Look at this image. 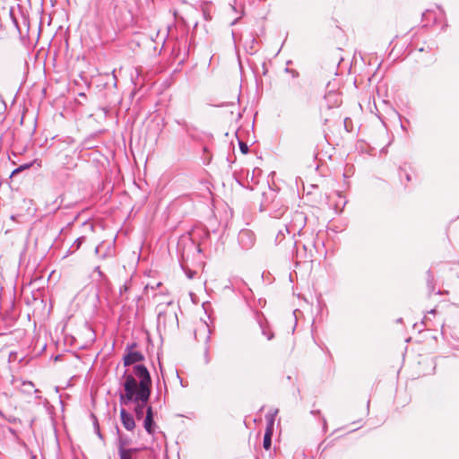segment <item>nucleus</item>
<instances>
[{"mask_svg":"<svg viewBox=\"0 0 459 459\" xmlns=\"http://www.w3.org/2000/svg\"><path fill=\"white\" fill-rule=\"evenodd\" d=\"M327 121H328V119H327V118H324V124H326V123H327Z\"/></svg>","mask_w":459,"mask_h":459,"instance_id":"nucleus-14","label":"nucleus"},{"mask_svg":"<svg viewBox=\"0 0 459 459\" xmlns=\"http://www.w3.org/2000/svg\"><path fill=\"white\" fill-rule=\"evenodd\" d=\"M153 32L154 30L149 34L151 42L145 41V51L152 56H155L160 52L164 43L163 37H160L158 32H156L155 39H153Z\"/></svg>","mask_w":459,"mask_h":459,"instance_id":"nucleus-2","label":"nucleus"},{"mask_svg":"<svg viewBox=\"0 0 459 459\" xmlns=\"http://www.w3.org/2000/svg\"><path fill=\"white\" fill-rule=\"evenodd\" d=\"M239 148L243 154H247L248 152V146L247 145V143L240 142Z\"/></svg>","mask_w":459,"mask_h":459,"instance_id":"nucleus-11","label":"nucleus"},{"mask_svg":"<svg viewBox=\"0 0 459 459\" xmlns=\"http://www.w3.org/2000/svg\"><path fill=\"white\" fill-rule=\"evenodd\" d=\"M144 426H145V430L151 434L154 433L157 429V426L155 425V423L153 422V420H152V411L151 407H149L147 409V414L145 416Z\"/></svg>","mask_w":459,"mask_h":459,"instance_id":"nucleus-6","label":"nucleus"},{"mask_svg":"<svg viewBox=\"0 0 459 459\" xmlns=\"http://www.w3.org/2000/svg\"><path fill=\"white\" fill-rule=\"evenodd\" d=\"M120 416L124 427L128 430H132L135 426L133 417L125 409L120 411Z\"/></svg>","mask_w":459,"mask_h":459,"instance_id":"nucleus-4","label":"nucleus"},{"mask_svg":"<svg viewBox=\"0 0 459 459\" xmlns=\"http://www.w3.org/2000/svg\"><path fill=\"white\" fill-rule=\"evenodd\" d=\"M135 452V450L132 449H121L120 450V459H132L133 454Z\"/></svg>","mask_w":459,"mask_h":459,"instance_id":"nucleus-9","label":"nucleus"},{"mask_svg":"<svg viewBox=\"0 0 459 459\" xmlns=\"http://www.w3.org/2000/svg\"><path fill=\"white\" fill-rule=\"evenodd\" d=\"M325 99H330L331 100L329 103H326L324 107L327 109L336 108L341 104V100L337 93L331 91L328 93V95L325 96Z\"/></svg>","mask_w":459,"mask_h":459,"instance_id":"nucleus-7","label":"nucleus"},{"mask_svg":"<svg viewBox=\"0 0 459 459\" xmlns=\"http://www.w3.org/2000/svg\"><path fill=\"white\" fill-rule=\"evenodd\" d=\"M134 372L140 378L139 382L132 375L126 377L124 384L125 394L121 395V400L126 404L132 401L138 403H143V366L137 365L134 367Z\"/></svg>","mask_w":459,"mask_h":459,"instance_id":"nucleus-1","label":"nucleus"},{"mask_svg":"<svg viewBox=\"0 0 459 459\" xmlns=\"http://www.w3.org/2000/svg\"><path fill=\"white\" fill-rule=\"evenodd\" d=\"M274 420H275L274 414L266 415L267 426H266L265 433L264 436V442H263V446L265 450H269L271 448Z\"/></svg>","mask_w":459,"mask_h":459,"instance_id":"nucleus-3","label":"nucleus"},{"mask_svg":"<svg viewBox=\"0 0 459 459\" xmlns=\"http://www.w3.org/2000/svg\"><path fill=\"white\" fill-rule=\"evenodd\" d=\"M142 359V354L134 351H129V352L124 357V362L126 366L132 365L135 362L141 361Z\"/></svg>","mask_w":459,"mask_h":459,"instance_id":"nucleus-5","label":"nucleus"},{"mask_svg":"<svg viewBox=\"0 0 459 459\" xmlns=\"http://www.w3.org/2000/svg\"><path fill=\"white\" fill-rule=\"evenodd\" d=\"M151 385V377L147 369L145 368V402L147 401L150 395V387Z\"/></svg>","mask_w":459,"mask_h":459,"instance_id":"nucleus-8","label":"nucleus"},{"mask_svg":"<svg viewBox=\"0 0 459 459\" xmlns=\"http://www.w3.org/2000/svg\"><path fill=\"white\" fill-rule=\"evenodd\" d=\"M149 287H151L152 289L154 288V286L152 284H151V283L145 284V289H148Z\"/></svg>","mask_w":459,"mask_h":459,"instance_id":"nucleus-13","label":"nucleus"},{"mask_svg":"<svg viewBox=\"0 0 459 459\" xmlns=\"http://www.w3.org/2000/svg\"><path fill=\"white\" fill-rule=\"evenodd\" d=\"M30 167H31V163H30V164H25V165H22V166H20L19 168L15 169L13 171L12 175H15V174H17V173H19V172H21V171H22V170H24V169H30Z\"/></svg>","mask_w":459,"mask_h":459,"instance_id":"nucleus-10","label":"nucleus"},{"mask_svg":"<svg viewBox=\"0 0 459 459\" xmlns=\"http://www.w3.org/2000/svg\"><path fill=\"white\" fill-rule=\"evenodd\" d=\"M135 412H136V415L138 418L141 417V409H140V404H138L135 408Z\"/></svg>","mask_w":459,"mask_h":459,"instance_id":"nucleus-12","label":"nucleus"}]
</instances>
